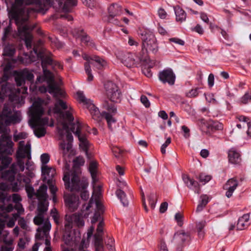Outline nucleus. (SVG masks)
Segmentation results:
<instances>
[{
    "instance_id": "obj_46",
    "label": "nucleus",
    "mask_w": 251,
    "mask_h": 251,
    "mask_svg": "<svg viewBox=\"0 0 251 251\" xmlns=\"http://www.w3.org/2000/svg\"><path fill=\"white\" fill-rule=\"evenodd\" d=\"M45 215L42 214L36 213V215L33 219V222L35 225L40 226L44 223L45 220Z\"/></svg>"
},
{
    "instance_id": "obj_20",
    "label": "nucleus",
    "mask_w": 251,
    "mask_h": 251,
    "mask_svg": "<svg viewBox=\"0 0 251 251\" xmlns=\"http://www.w3.org/2000/svg\"><path fill=\"white\" fill-rule=\"evenodd\" d=\"M238 185V182L236 178L233 177L229 179L223 186V189L226 190V196L230 198L233 193Z\"/></svg>"
},
{
    "instance_id": "obj_17",
    "label": "nucleus",
    "mask_w": 251,
    "mask_h": 251,
    "mask_svg": "<svg viewBox=\"0 0 251 251\" xmlns=\"http://www.w3.org/2000/svg\"><path fill=\"white\" fill-rule=\"evenodd\" d=\"M159 80L163 83H168L170 85L174 84L176 75L171 69H166L160 72L158 74Z\"/></svg>"
},
{
    "instance_id": "obj_25",
    "label": "nucleus",
    "mask_w": 251,
    "mask_h": 251,
    "mask_svg": "<svg viewBox=\"0 0 251 251\" xmlns=\"http://www.w3.org/2000/svg\"><path fill=\"white\" fill-rule=\"evenodd\" d=\"M183 180L187 187L191 188L194 187L195 188V192L199 194L201 191L200 185L198 182L193 178H191L188 175H184L182 176Z\"/></svg>"
},
{
    "instance_id": "obj_15",
    "label": "nucleus",
    "mask_w": 251,
    "mask_h": 251,
    "mask_svg": "<svg viewBox=\"0 0 251 251\" xmlns=\"http://www.w3.org/2000/svg\"><path fill=\"white\" fill-rule=\"evenodd\" d=\"M63 128L66 131V139L68 143L66 144L64 141L61 142L59 144V149L62 151L63 156H65L72 148L73 137L72 133L69 131V126L67 123H64L63 124Z\"/></svg>"
},
{
    "instance_id": "obj_59",
    "label": "nucleus",
    "mask_w": 251,
    "mask_h": 251,
    "mask_svg": "<svg viewBox=\"0 0 251 251\" xmlns=\"http://www.w3.org/2000/svg\"><path fill=\"white\" fill-rule=\"evenodd\" d=\"M50 160V156L48 153H43L41 156V161L42 162V166H47V164Z\"/></svg>"
},
{
    "instance_id": "obj_24",
    "label": "nucleus",
    "mask_w": 251,
    "mask_h": 251,
    "mask_svg": "<svg viewBox=\"0 0 251 251\" xmlns=\"http://www.w3.org/2000/svg\"><path fill=\"white\" fill-rule=\"evenodd\" d=\"M75 33H74V35L76 38H79L82 43H84L86 46H93L94 45L92 40H91L90 37L84 32L83 30H77L75 31Z\"/></svg>"
},
{
    "instance_id": "obj_42",
    "label": "nucleus",
    "mask_w": 251,
    "mask_h": 251,
    "mask_svg": "<svg viewBox=\"0 0 251 251\" xmlns=\"http://www.w3.org/2000/svg\"><path fill=\"white\" fill-rule=\"evenodd\" d=\"M16 51L15 49L12 45H8L3 49L2 55L3 56H12Z\"/></svg>"
},
{
    "instance_id": "obj_57",
    "label": "nucleus",
    "mask_w": 251,
    "mask_h": 251,
    "mask_svg": "<svg viewBox=\"0 0 251 251\" xmlns=\"http://www.w3.org/2000/svg\"><path fill=\"white\" fill-rule=\"evenodd\" d=\"M107 248L110 251H114V240L112 238H109L107 241L105 242Z\"/></svg>"
},
{
    "instance_id": "obj_61",
    "label": "nucleus",
    "mask_w": 251,
    "mask_h": 251,
    "mask_svg": "<svg viewBox=\"0 0 251 251\" xmlns=\"http://www.w3.org/2000/svg\"><path fill=\"white\" fill-rule=\"evenodd\" d=\"M199 178L201 182L205 183L211 179V176L209 175H206L204 174H201L200 175Z\"/></svg>"
},
{
    "instance_id": "obj_32",
    "label": "nucleus",
    "mask_w": 251,
    "mask_h": 251,
    "mask_svg": "<svg viewBox=\"0 0 251 251\" xmlns=\"http://www.w3.org/2000/svg\"><path fill=\"white\" fill-rule=\"evenodd\" d=\"M68 108L67 103L62 100H59L54 105L53 109V112L56 114H63L62 110H66Z\"/></svg>"
},
{
    "instance_id": "obj_21",
    "label": "nucleus",
    "mask_w": 251,
    "mask_h": 251,
    "mask_svg": "<svg viewBox=\"0 0 251 251\" xmlns=\"http://www.w3.org/2000/svg\"><path fill=\"white\" fill-rule=\"evenodd\" d=\"M41 170L43 180L47 181L48 184L50 183L56 174L55 169L48 166H43L41 167Z\"/></svg>"
},
{
    "instance_id": "obj_4",
    "label": "nucleus",
    "mask_w": 251,
    "mask_h": 251,
    "mask_svg": "<svg viewBox=\"0 0 251 251\" xmlns=\"http://www.w3.org/2000/svg\"><path fill=\"white\" fill-rule=\"evenodd\" d=\"M44 100L38 98L32 104L29 109L30 124L33 127L38 126L44 125L48 123V119L46 118H41L43 113L44 109L42 107Z\"/></svg>"
},
{
    "instance_id": "obj_37",
    "label": "nucleus",
    "mask_w": 251,
    "mask_h": 251,
    "mask_svg": "<svg viewBox=\"0 0 251 251\" xmlns=\"http://www.w3.org/2000/svg\"><path fill=\"white\" fill-rule=\"evenodd\" d=\"M16 174L11 172L10 170H8L4 171L1 173V177L6 180L10 182H12L14 180Z\"/></svg>"
},
{
    "instance_id": "obj_28",
    "label": "nucleus",
    "mask_w": 251,
    "mask_h": 251,
    "mask_svg": "<svg viewBox=\"0 0 251 251\" xmlns=\"http://www.w3.org/2000/svg\"><path fill=\"white\" fill-rule=\"evenodd\" d=\"M51 228V224L49 221L48 218H47L45 220L44 225L42 227H38L37 231L38 233L36 235V237L37 238L40 239H41V235L40 232H43L45 235H46L47 233L50 229Z\"/></svg>"
},
{
    "instance_id": "obj_35",
    "label": "nucleus",
    "mask_w": 251,
    "mask_h": 251,
    "mask_svg": "<svg viewBox=\"0 0 251 251\" xmlns=\"http://www.w3.org/2000/svg\"><path fill=\"white\" fill-rule=\"evenodd\" d=\"M126 191L122 189H117L116 191L117 197L120 200L124 206H127L128 204V201L126 197Z\"/></svg>"
},
{
    "instance_id": "obj_26",
    "label": "nucleus",
    "mask_w": 251,
    "mask_h": 251,
    "mask_svg": "<svg viewBox=\"0 0 251 251\" xmlns=\"http://www.w3.org/2000/svg\"><path fill=\"white\" fill-rule=\"evenodd\" d=\"M250 214H245L238 219L237 224V228L240 230L247 227L249 225Z\"/></svg>"
},
{
    "instance_id": "obj_63",
    "label": "nucleus",
    "mask_w": 251,
    "mask_h": 251,
    "mask_svg": "<svg viewBox=\"0 0 251 251\" xmlns=\"http://www.w3.org/2000/svg\"><path fill=\"white\" fill-rule=\"evenodd\" d=\"M12 31L11 27L9 25L4 29L3 35L2 37V40L3 42L5 41L8 35Z\"/></svg>"
},
{
    "instance_id": "obj_62",
    "label": "nucleus",
    "mask_w": 251,
    "mask_h": 251,
    "mask_svg": "<svg viewBox=\"0 0 251 251\" xmlns=\"http://www.w3.org/2000/svg\"><path fill=\"white\" fill-rule=\"evenodd\" d=\"M118 189H122L125 191H127L128 190V187L126 182L123 181L119 180L117 183Z\"/></svg>"
},
{
    "instance_id": "obj_14",
    "label": "nucleus",
    "mask_w": 251,
    "mask_h": 251,
    "mask_svg": "<svg viewBox=\"0 0 251 251\" xmlns=\"http://www.w3.org/2000/svg\"><path fill=\"white\" fill-rule=\"evenodd\" d=\"M81 128L80 123L79 122H77L76 124H74L72 125V127H70V130L78 137L80 142L79 146L80 148L86 153H87L89 142L85 135H80Z\"/></svg>"
},
{
    "instance_id": "obj_60",
    "label": "nucleus",
    "mask_w": 251,
    "mask_h": 251,
    "mask_svg": "<svg viewBox=\"0 0 251 251\" xmlns=\"http://www.w3.org/2000/svg\"><path fill=\"white\" fill-rule=\"evenodd\" d=\"M157 14H158L159 17L161 19H166V18L168 16V14H167V12L166 11V10L162 7H160L158 9V10L157 11Z\"/></svg>"
},
{
    "instance_id": "obj_33",
    "label": "nucleus",
    "mask_w": 251,
    "mask_h": 251,
    "mask_svg": "<svg viewBox=\"0 0 251 251\" xmlns=\"http://www.w3.org/2000/svg\"><path fill=\"white\" fill-rule=\"evenodd\" d=\"M207 128L209 131H215L221 130L223 128V125L218 121H210L206 125Z\"/></svg>"
},
{
    "instance_id": "obj_49",
    "label": "nucleus",
    "mask_w": 251,
    "mask_h": 251,
    "mask_svg": "<svg viewBox=\"0 0 251 251\" xmlns=\"http://www.w3.org/2000/svg\"><path fill=\"white\" fill-rule=\"evenodd\" d=\"M50 215L52 217L55 223L57 225H59L60 216L56 208H53L51 209L50 211Z\"/></svg>"
},
{
    "instance_id": "obj_29",
    "label": "nucleus",
    "mask_w": 251,
    "mask_h": 251,
    "mask_svg": "<svg viewBox=\"0 0 251 251\" xmlns=\"http://www.w3.org/2000/svg\"><path fill=\"white\" fill-rule=\"evenodd\" d=\"M176 21L178 22L182 23L185 21L186 18V13L179 6L174 7Z\"/></svg>"
},
{
    "instance_id": "obj_48",
    "label": "nucleus",
    "mask_w": 251,
    "mask_h": 251,
    "mask_svg": "<svg viewBox=\"0 0 251 251\" xmlns=\"http://www.w3.org/2000/svg\"><path fill=\"white\" fill-rule=\"evenodd\" d=\"M70 109H71V108H70ZM61 116H62L63 118L65 119L67 121H68L70 122H73L74 118L73 116L72 113L71 111V110L66 111L65 113L63 112V114H59ZM74 123H70L69 125L71 126V127H72V125L74 124Z\"/></svg>"
},
{
    "instance_id": "obj_1",
    "label": "nucleus",
    "mask_w": 251,
    "mask_h": 251,
    "mask_svg": "<svg viewBox=\"0 0 251 251\" xmlns=\"http://www.w3.org/2000/svg\"><path fill=\"white\" fill-rule=\"evenodd\" d=\"M61 2L60 0H15L10 15L18 26L19 35L24 40L27 48H31L32 35L28 31L29 26L26 24L28 19V14L32 10L35 12H42L53 6L55 1Z\"/></svg>"
},
{
    "instance_id": "obj_56",
    "label": "nucleus",
    "mask_w": 251,
    "mask_h": 251,
    "mask_svg": "<svg viewBox=\"0 0 251 251\" xmlns=\"http://www.w3.org/2000/svg\"><path fill=\"white\" fill-rule=\"evenodd\" d=\"M175 218L177 222V225L182 227L183 225V215L180 212L176 213L175 215Z\"/></svg>"
},
{
    "instance_id": "obj_12",
    "label": "nucleus",
    "mask_w": 251,
    "mask_h": 251,
    "mask_svg": "<svg viewBox=\"0 0 251 251\" xmlns=\"http://www.w3.org/2000/svg\"><path fill=\"white\" fill-rule=\"evenodd\" d=\"M105 95L112 102H117L120 100L121 94L118 86L111 81H108L104 84Z\"/></svg>"
},
{
    "instance_id": "obj_53",
    "label": "nucleus",
    "mask_w": 251,
    "mask_h": 251,
    "mask_svg": "<svg viewBox=\"0 0 251 251\" xmlns=\"http://www.w3.org/2000/svg\"><path fill=\"white\" fill-rule=\"evenodd\" d=\"M112 151L114 156L117 158H120L122 156L123 151L117 146L112 147Z\"/></svg>"
},
{
    "instance_id": "obj_7",
    "label": "nucleus",
    "mask_w": 251,
    "mask_h": 251,
    "mask_svg": "<svg viewBox=\"0 0 251 251\" xmlns=\"http://www.w3.org/2000/svg\"><path fill=\"white\" fill-rule=\"evenodd\" d=\"M72 176L71 191H80L81 198L84 201L87 200L89 197L88 192L85 190L88 185L87 179L83 177L81 180H80L78 174L75 172L73 173Z\"/></svg>"
},
{
    "instance_id": "obj_31",
    "label": "nucleus",
    "mask_w": 251,
    "mask_h": 251,
    "mask_svg": "<svg viewBox=\"0 0 251 251\" xmlns=\"http://www.w3.org/2000/svg\"><path fill=\"white\" fill-rule=\"evenodd\" d=\"M122 12V7L117 4H112L108 8L109 15L107 17H116Z\"/></svg>"
},
{
    "instance_id": "obj_5",
    "label": "nucleus",
    "mask_w": 251,
    "mask_h": 251,
    "mask_svg": "<svg viewBox=\"0 0 251 251\" xmlns=\"http://www.w3.org/2000/svg\"><path fill=\"white\" fill-rule=\"evenodd\" d=\"M43 44L42 40H39L34 44L33 50L37 56L41 58L42 65H51L54 70H63V66L61 63L54 60L52 58V54L50 52H47L42 50H39V47Z\"/></svg>"
},
{
    "instance_id": "obj_30",
    "label": "nucleus",
    "mask_w": 251,
    "mask_h": 251,
    "mask_svg": "<svg viewBox=\"0 0 251 251\" xmlns=\"http://www.w3.org/2000/svg\"><path fill=\"white\" fill-rule=\"evenodd\" d=\"M66 222L65 224V234L64 235V238L66 237V241L67 240L68 243L73 241V238L71 237V229H72V222L70 218L69 217L68 220H66Z\"/></svg>"
},
{
    "instance_id": "obj_40",
    "label": "nucleus",
    "mask_w": 251,
    "mask_h": 251,
    "mask_svg": "<svg viewBox=\"0 0 251 251\" xmlns=\"http://www.w3.org/2000/svg\"><path fill=\"white\" fill-rule=\"evenodd\" d=\"M70 219L73 221L78 227H82L84 225V222L83 219L77 214H73L70 217Z\"/></svg>"
},
{
    "instance_id": "obj_23",
    "label": "nucleus",
    "mask_w": 251,
    "mask_h": 251,
    "mask_svg": "<svg viewBox=\"0 0 251 251\" xmlns=\"http://www.w3.org/2000/svg\"><path fill=\"white\" fill-rule=\"evenodd\" d=\"M60 3L55 1L54 4H55V2H57L58 5V8H62L63 10L65 12L70 11L72 8L76 6L77 4V0H66L63 4V0H60ZM52 7L54 8L55 6L53 5V6Z\"/></svg>"
},
{
    "instance_id": "obj_50",
    "label": "nucleus",
    "mask_w": 251,
    "mask_h": 251,
    "mask_svg": "<svg viewBox=\"0 0 251 251\" xmlns=\"http://www.w3.org/2000/svg\"><path fill=\"white\" fill-rule=\"evenodd\" d=\"M95 251H104L103 239H95Z\"/></svg>"
},
{
    "instance_id": "obj_34",
    "label": "nucleus",
    "mask_w": 251,
    "mask_h": 251,
    "mask_svg": "<svg viewBox=\"0 0 251 251\" xmlns=\"http://www.w3.org/2000/svg\"><path fill=\"white\" fill-rule=\"evenodd\" d=\"M48 206L49 203L47 201H39L36 213L46 215Z\"/></svg>"
},
{
    "instance_id": "obj_19",
    "label": "nucleus",
    "mask_w": 251,
    "mask_h": 251,
    "mask_svg": "<svg viewBox=\"0 0 251 251\" xmlns=\"http://www.w3.org/2000/svg\"><path fill=\"white\" fill-rule=\"evenodd\" d=\"M64 201L69 209L74 211L76 210L79 204V198L73 194H65L64 195Z\"/></svg>"
},
{
    "instance_id": "obj_38",
    "label": "nucleus",
    "mask_w": 251,
    "mask_h": 251,
    "mask_svg": "<svg viewBox=\"0 0 251 251\" xmlns=\"http://www.w3.org/2000/svg\"><path fill=\"white\" fill-rule=\"evenodd\" d=\"M200 198L201 201L197 207V212L201 211L203 209V208L206 205V204L208 203L209 201V197L206 195H202L201 196Z\"/></svg>"
},
{
    "instance_id": "obj_36",
    "label": "nucleus",
    "mask_w": 251,
    "mask_h": 251,
    "mask_svg": "<svg viewBox=\"0 0 251 251\" xmlns=\"http://www.w3.org/2000/svg\"><path fill=\"white\" fill-rule=\"evenodd\" d=\"M97 168L98 163L95 161H91L89 164V170L92 177L93 182H95L96 181Z\"/></svg>"
},
{
    "instance_id": "obj_64",
    "label": "nucleus",
    "mask_w": 251,
    "mask_h": 251,
    "mask_svg": "<svg viewBox=\"0 0 251 251\" xmlns=\"http://www.w3.org/2000/svg\"><path fill=\"white\" fill-rule=\"evenodd\" d=\"M249 100H251V92L246 93L241 99V102L243 104H246Z\"/></svg>"
},
{
    "instance_id": "obj_6",
    "label": "nucleus",
    "mask_w": 251,
    "mask_h": 251,
    "mask_svg": "<svg viewBox=\"0 0 251 251\" xmlns=\"http://www.w3.org/2000/svg\"><path fill=\"white\" fill-rule=\"evenodd\" d=\"M100 190V186L99 185L97 187H94L93 195L88 205L86 207V210H88L94 203L96 204V211L91 220L92 224H95L98 221H101V215L104 212L103 206L100 201L101 196Z\"/></svg>"
},
{
    "instance_id": "obj_44",
    "label": "nucleus",
    "mask_w": 251,
    "mask_h": 251,
    "mask_svg": "<svg viewBox=\"0 0 251 251\" xmlns=\"http://www.w3.org/2000/svg\"><path fill=\"white\" fill-rule=\"evenodd\" d=\"M8 83L0 84V99L3 100L10 91Z\"/></svg>"
},
{
    "instance_id": "obj_10",
    "label": "nucleus",
    "mask_w": 251,
    "mask_h": 251,
    "mask_svg": "<svg viewBox=\"0 0 251 251\" xmlns=\"http://www.w3.org/2000/svg\"><path fill=\"white\" fill-rule=\"evenodd\" d=\"M16 120L17 116L13 113L11 106L9 104H4L0 114V126H8L15 123Z\"/></svg>"
},
{
    "instance_id": "obj_8",
    "label": "nucleus",
    "mask_w": 251,
    "mask_h": 251,
    "mask_svg": "<svg viewBox=\"0 0 251 251\" xmlns=\"http://www.w3.org/2000/svg\"><path fill=\"white\" fill-rule=\"evenodd\" d=\"M45 80L47 82L48 87V92L50 94H53L54 97L58 95L64 96V92L61 90L58 85L54 80L53 74L46 68L47 65H42Z\"/></svg>"
},
{
    "instance_id": "obj_13",
    "label": "nucleus",
    "mask_w": 251,
    "mask_h": 251,
    "mask_svg": "<svg viewBox=\"0 0 251 251\" xmlns=\"http://www.w3.org/2000/svg\"><path fill=\"white\" fill-rule=\"evenodd\" d=\"M174 242L176 246L177 251H182L185 244L191 240L190 234L181 230L176 232L174 235Z\"/></svg>"
},
{
    "instance_id": "obj_9",
    "label": "nucleus",
    "mask_w": 251,
    "mask_h": 251,
    "mask_svg": "<svg viewBox=\"0 0 251 251\" xmlns=\"http://www.w3.org/2000/svg\"><path fill=\"white\" fill-rule=\"evenodd\" d=\"M116 54L117 57L128 68L137 67L139 65L137 54L134 53L120 50Z\"/></svg>"
},
{
    "instance_id": "obj_39",
    "label": "nucleus",
    "mask_w": 251,
    "mask_h": 251,
    "mask_svg": "<svg viewBox=\"0 0 251 251\" xmlns=\"http://www.w3.org/2000/svg\"><path fill=\"white\" fill-rule=\"evenodd\" d=\"M137 59H138L139 64L142 62H146L148 60V51L142 47L141 51L137 55Z\"/></svg>"
},
{
    "instance_id": "obj_43",
    "label": "nucleus",
    "mask_w": 251,
    "mask_h": 251,
    "mask_svg": "<svg viewBox=\"0 0 251 251\" xmlns=\"http://www.w3.org/2000/svg\"><path fill=\"white\" fill-rule=\"evenodd\" d=\"M104 222L100 221L98 225L97 232L94 235L95 239H102Z\"/></svg>"
},
{
    "instance_id": "obj_11",
    "label": "nucleus",
    "mask_w": 251,
    "mask_h": 251,
    "mask_svg": "<svg viewBox=\"0 0 251 251\" xmlns=\"http://www.w3.org/2000/svg\"><path fill=\"white\" fill-rule=\"evenodd\" d=\"M142 46L149 52L155 54L158 50L156 39L152 33L146 32L142 35Z\"/></svg>"
},
{
    "instance_id": "obj_3",
    "label": "nucleus",
    "mask_w": 251,
    "mask_h": 251,
    "mask_svg": "<svg viewBox=\"0 0 251 251\" xmlns=\"http://www.w3.org/2000/svg\"><path fill=\"white\" fill-rule=\"evenodd\" d=\"M14 143L11 137L5 135H2L0 138V171L6 169L12 161V155Z\"/></svg>"
},
{
    "instance_id": "obj_52",
    "label": "nucleus",
    "mask_w": 251,
    "mask_h": 251,
    "mask_svg": "<svg viewBox=\"0 0 251 251\" xmlns=\"http://www.w3.org/2000/svg\"><path fill=\"white\" fill-rule=\"evenodd\" d=\"M46 133V130L45 128L43 127H37L34 130V133L35 135L38 138L45 136Z\"/></svg>"
},
{
    "instance_id": "obj_16",
    "label": "nucleus",
    "mask_w": 251,
    "mask_h": 251,
    "mask_svg": "<svg viewBox=\"0 0 251 251\" xmlns=\"http://www.w3.org/2000/svg\"><path fill=\"white\" fill-rule=\"evenodd\" d=\"M15 79L17 86H21L25 83V80L32 81L33 74L27 69L20 71H15Z\"/></svg>"
},
{
    "instance_id": "obj_51",
    "label": "nucleus",
    "mask_w": 251,
    "mask_h": 251,
    "mask_svg": "<svg viewBox=\"0 0 251 251\" xmlns=\"http://www.w3.org/2000/svg\"><path fill=\"white\" fill-rule=\"evenodd\" d=\"M25 189L29 199H31L34 196H35V193L33 187L31 185H25Z\"/></svg>"
},
{
    "instance_id": "obj_58",
    "label": "nucleus",
    "mask_w": 251,
    "mask_h": 251,
    "mask_svg": "<svg viewBox=\"0 0 251 251\" xmlns=\"http://www.w3.org/2000/svg\"><path fill=\"white\" fill-rule=\"evenodd\" d=\"M63 180L65 183V187L66 189L70 190L71 191V188L72 187V184H70V176L69 174L64 175Z\"/></svg>"
},
{
    "instance_id": "obj_2",
    "label": "nucleus",
    "mask_w": 251,
    "mask_h": 251,
    "mask_svg": "<svg viewBox=\"0 0 251 251\" xmlns=\"http://www.w3.org/2000/svg\"><path fill=\"white\" fill-rule=\"evenodd\" d=\"M76 95L77 100L86 105L94 120L100 122L104 118L106 120L109 128L111 130H113L112 125L115 124L116 120L113 117L112 114L106 112H103L100 113L99 109L94 104L92 103L89 100L86 98L83 92L78 91Z\"/></svg>"
},
{
    "instance_id": "obj_45",
    "label": "nucleus",
    "mask_w": 251,
    "mask_h": 251,
    "mask_svg": "<svg viewBox=\"0 0 251 251\" xmlns=\"http://www.w3.org/2000/svg\"><path fill=\"white\" fill-rule=\"evenodd\" d=\"M93 62H86L84 64L85 70L88 75L87 80L91 81L93 79V76L91 74V70L90 69V65H93Z\"/></svg>"
},
{
    "instance_id": "obj_27",
    "label": "nucleus",
    "mask_w": 251,
    "mask_h": 251,
    "mask_svg": "<svg viewBox=\"0 0 251 251\" xmlns=\"http://www.w3.org/2000/svg\"><path fill=\"white\" fill-rule=\"evenodd\" d=\"M47 186L45 184H43L39 187L35 194V196L39 201H47Z\"/></svg>"
},
{
    "instance_id": "obj_54",
    "label": "nucleus",
    "mask_w": 251,
    "mask_h": 251,
    "mask_svg": "<svg viewBox=\"0 0 251 251\" xmlns=\"http://www.w3.org/2000/svg\"><path fill=\"white\" fill-rule=\"evenodd\" d=\"M200 88L197 87L195 89H192L189 92L186 93L185 96L188 98H194L198 96L199 90Z\"/></svg>"
},
{
    "instance_id": "obj_41",
    "label": "nucleus",
    "mask_w": 251,
    "mask_h": 251,
    "mask_svg": "<svg viewBox=\"0 0 251 251\" xmlns=\"http://www.w3.org/2000/svg\"><path fill=\"white\" fill-rule=\"evenodd\" d=\"M92 62L94 63L93 65L95 66L98 69H101L106 65L105 61L99 56H94V59H92Z\"/></svg>"
},
{
    "instance_id": "obj_18",
    "label": "nucleus",
    "mask_w": 251,
    "mask_h": 251,
    "mask_svg": "<svg viewBox=\"0 0 251 251\" xmlns=\"http://www.w3.org/2000/svg\"><path fill=\"white\" fill-rule=\"evenodd\" d=\"M19 148L16 155V158H25L27 157L28 159H30V144L27 143L25 146V141H21L19 142Z\"/></svg>"
},
{
    "instance_id": "obj_22",
    "label": "nucleus",
    "mask_w": 251,
    "mask_h": 251,
    "mask_svg": "<svg viewBox=\"0 0 251 251\" xmlns=\"http://www.w3.org/2000/svg\"><path fill=\"white\" fill-rule=\"evenodd\" d=\"M228 159L229 163L240 165L242 162L240 152L234 148L230 149L228 151Z\"/></svg>"
},
{
    "instance_id": "obj_55",
    "label": "nucleus",
    "mask_w": 251,
    "mask_h": 251,
    "mask_svg": "<svg viewBox=\"0 0 251 251\" xmlns=\"http://www.w3.org/2000/svg\"><path fill=\"white\" fill-rule=\"evenodd\" d=\"M85 163V160L82 157H77L74 160V168H77L80 166H83Z\"/></svg>"
},
{
    "instance_id": "obj_47",
    "label": "nucleus",
    "mask_w": 251,
    "mask_h": 251,
    "mask_svg": "<svg viewBox=\"0 0 251 251\" xmlns=\"http://www.w3.org/2000/svg\"><path fill=\"white\" fill-rule=\"evenodd\" d=\"M104 108L112 114H115L117 112V108L113 103H109L108 101H105L103 103Z\"/></svg>"
}]
</instances>
